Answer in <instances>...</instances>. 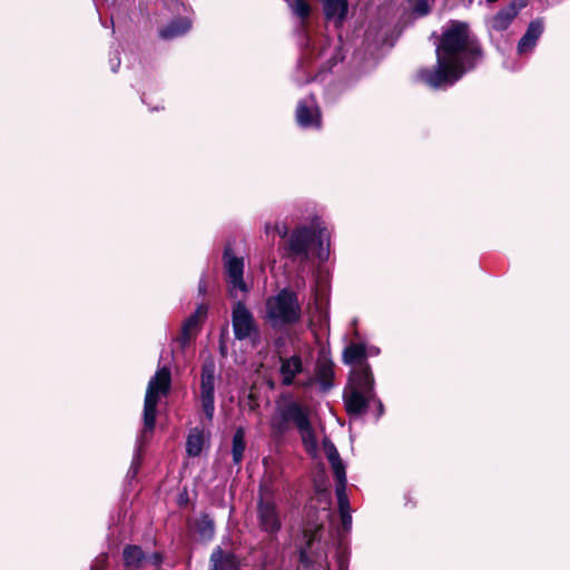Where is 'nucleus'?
Here are the masks:
<instances>
[{"instance_id":"obj_1","label":"nucleus","mask_w":570,"mask_h":570,"mask_svg":"<svg viewBox=\"0 0 570 570\" xmlns=\"http://www.w3.org/2000/svg\"><path fill=\"white\" fill-rule=\"evenodd\" d=\"M481 56L480 45L469 26L452 21L443 31L436 48V67L422 70L420 78L433 88L451 86L472 69Z\"/></svg>"},{"instance_id":"obj_2","label":"nucleus","mask_w":570,"mask_h":570,"mask_svg":"<svg viewBox=\"0 0 570 570\" xmlns=\"http://www.w3.org/2000/svg\"><path fill=\"white\" fill-rule=\"evenodd\" d=\"M282 415L295 423L306 452L313 458H317L321 451L325 453V443L332 444L323 430L314 426L311 412L306 407L292 402L283 409Z\"/></svg>"},{"instance_id":"obj_3","label":"nucleus","mask_w":570,"mask_h":570,"mask_svg":"<svg viewBox=\"0 0 570 570\" xmlns=\"http://www.w3.org/2000/svg\"><path fill=\"white\" fill-rule=\"evenodd\" d=\"M301 317V305L294 293L283 289L265 304L264 318L273 327L295 323Z\"/></svg>"},{"instance_id":"obj_4","label":"nucleus","mask_w":570,"mask_h":570,"mask_svg":"<svg viewBox=\"0 0 570 570\" xmlns=\"http://www.w3.org/2000/svg\"><path fill=\"white\" fill-rule=\"evenodd\" d=\"M171 383L170 371L164 366L158 368L150 377L144 403V432H150L155 428L156 409L159 400L169 392Z\"/></svg>"},{"instance_id":"obj_5","label":"nucleus","mask_w":570,"mask_h":570,"mask_svg":"<svg viewBox=\"0 0 570 570\" xmlns=\"http://www.w3.org/2000/svg\"><path fill=\"white\" fill-rule=\"evenodd\" d=\"M325 455L328 459L333 474L336 479L337 485H336V495H337V502L340 512L350 511V504L348 499L346 495V473H345V466L342 463L337 450L333 444L325 443Z\"/></svg>"},{"instance_id":"obj_6","label":"nucleus","mask_w":570,"mask_h":570,"mask_svg":"<svg viewBox=\"0 0 570 570\" xmlns=\"http://www.w3.org/2000/svg\"><path fill=\"white\" fill-rule=\"evenodd\" d=\"M124 562L127 570H156L163 562L159 553L146 556L137 546H128L124 549Z\"/></svg>"},{"instance_id":"obj_7","label":"nucleus","mask_w":570,"mask_h":570,"mask_svg":"<svg viewBox=\"0 0 570 570\" xmlns=\"http://www.w3.org/2000/svg\"><path fill=\"white\" fill-rule=\"evenodd\" d=\"M232 321L236 338L245 340L258 335V327L253 314L242 303L235 304Z\"/></svg>"},{"instance_id":"obj_8","label":"nucleus","mask_w":570,"mask_h":570,"mask_svg":"<svg viewBox=\"0 0 570 570\" xmlns=\"http://www.w3.org/2000/svg\"><path fill=\"white\" fill-rule=\"evenodd\" d=\"M257 521L262 531L276 533L282 525L275 503L268 498H262L257 505Z\"/></svg>"},{"instance_id":"obj_9","label":"nucleus","mask_w":570,"mask_h":570,"mask_svg":"<svg viewBox=\"0 0 570 570\" xmlns=\"http://www.w3.org/2000/svg\"><path fill=\"white\" fill-rule=\"evenodd\" d=\"M214 383H215V365L206 363L202 371V405L204 413L208 420L214 415Z\"/></svg>"},{"instance_id":"obj_10","label":"nucleus","mask_w":570,"mask_h":570,"mask_svg":"<svg viewBox=\"0 0 570 570\" xmlns=\"http://www.w3.org/2000/svg\"><path fill=\"white\" fill-rule=\"evenodd\" d=\"M225 264L232 294L237 291L245 292L246 285L243 281L244 262L243 258L232 256L228 250L225 253Z\"/></svg>"},{"instance_id":"obj_11","label":"nucleus","mask_w":570,"mask_h":570,"mask_svg":"<svg viewBox=\"0 0 570 570\" xmlns=\"http://www.w3.org/2000/svg\"><path fill=\"white\" fill-rule=\"evenodd\" d=\"M371 397L372 392L350 386V390L345 393V405L347 412L352 415L362 414L367 407Z\"/></svg>"},{"instance_id":"obj_12","label":"nucleus","mask_w":570,"mask_h":570,"mask_svg":"<svg viewBox=\"0 0 570 570\" xmlns=\"http://www.w3.org/2000/svg\"><path fill=\"white\" fill-rule=\"evenodd\" d=\"M315 234L308 228H297L289 237L287 250L291 255H306Z\"/></svg>"},{"instance_id":"obj_13","label":"nucleus","mask_w":570,"mask_h":570,"mask_svg":"<svg viewBox=\"0 0 570 570\" xmlns=\"http://www.w3.org/2000/svg\"><path fill=\"white\" fill-rule=\"evenodd\" d=\"M350 386L372 392L373 377L367 363H361L353 367L350 376Z\"/></svg>"},{"instance_id":"obj_14","label":"nucleus","mask_w":570,"mask_h":570,"mask_svg":"<svg viewBox=\"0 0 570 570\" xmlns=\"http://www.w3.org/2000/svg\"><path fill=\"white\" fill-rule=\"evenodd\" d=\"M542 31H543L542 21H540V20L532 21L529 24L527 32L523 35V37L520 39V41L518 43V52L522 55V53H527V52L531 51L534 48L537 40L542 35Z\"/></svg>"},{"instance_id":"obj_15","label":"nucleus","mask_w":570,"mask_h":570,"mask_svg":"<svg viewBox=\"0 0 570 570\" xmlns=\"http://www.w3.org/2000/svg\"><path fill=\"white\" fill-rule=\"evenodd\" d=\"M297 122L303 127L318 126L320 125V112L313 102L307 104L302 101L298 104L296 109Z\"/></svg>"},{"instance_id":"obj_16","label":"nucleus","mask_w":570,"mask_h":570,"mask_svg":"<svg viewBox=\"0 0 570 570\" xmlns=\"http://www.w3.org/2000/svg\"><path fill=\"white\" fill-rule=\"evenodd\" d=\"M210 563L209 570H238L235 556L232 552L223 551L219 547L212 553Z\"/></svg>"},{"instance_id":"obj_17","label":"nucleus","mask_w":570,"mask_h":570,"mask_svg":"<svg viewBox=\"0 0 570 570\" xmlns=\"http://www.w3.org/2000/svg\"><path fill=\"white\" fill-rule=\"evenodd\" d=\"M323 2L326 18L341 26L347 14V0H323Z\"/></svg>"},{"instance_id":"obj_18","label":"nucleus","mask_w":570,"mask_h":570,"mask_svg":"<svg viewBox=\"0 0 570 570\" xmlns=\"http://www.w3.org/2000/svg\"><path fill=\"white\" fill-rule=\"evenodd\" d=\"M205 314L206 308L204 306H198L195 313L185 321L181 328V335L179 337L181 345H185L196 334L199 323L204 318Z\"/></svg>"},{"instance_id":"obj_19","label":"nucleus","mask_w":570,"mask_h":570,"mask_svg":"<svg viewBox=\"0 0 570 570\" xmlns=\"http://www.w3.org/2000/svg\"><path fill=\"white\" fill-rule=\"evenodd\" d=\"M302 371V362L297 356L284 358L281 361V375L283 383L288 385L293 382L296 374Z\"/></svg>"},{"instance_id":"obj_20","label":"nucleus","mask_w":570,"mask_h":570,"mask_svg":"<svg viewBox=\"0 0 570 570\" xmlns=\"http://www.w3.org/2000/svg\"><path fill=\"white\" fill-rule=\"evenodd\" d=\"M518 16V8L515 4H510L509 7L499 11L492 18V28L495 30H504L507 29L514 18Z\"/></svg>"},{"instance_id":"obj_21","label":"nucleus","mask_w":570,"mask_h":570,"mask_svg":"<svg viewBox=\"0 0 570 570\" xmlns=\"http://www.w3.org/2000/svg\"><path fill=\"white\" fill-rule=\"evenodd\" d=\"M366 353L365 347L362 344H351L343 353V358L346 364H353L354 366L365 362Z\"/></svg>"},{"instance_id":"obj_22","label":"nucleus","mask_w":570,"mask_h":570,"mask_svg":"<svg viewBox=\"0 0 570 570\" xmlns=\"http://www.w3.org/2000/svg\"><path fill=\"white\" fill-rule=\"evenodd\" d=\"M207 439L206 435L195 429L190 431L188 439H187V452L189 455L197 456L200 454Z\"/></svg>"},{"instance_id":"obj_23","label":"nucleus","mask_w":570,"mask_h":570,"mask_svg":"<svg viewBox=\"0 0 570 570\" xmlns=\"http://www.w3.org/2000/svg\"><path fill=\"white\" fill-rule=\"evenodd\" d=\"M190 28V23L186 19H181L178 21L173 22L168 27L164 28L160 31V35L163 38H174L184 35L186 31H188Z\"/></svg>"},{"instance_id":"obj_24","label":"nucleus","mask_w":570,"mask_h":570,"mask_svg":"<svg viewBox=\"0 0 570 570\" xmlns=\"http://www.w3.org/2000/svg\"><path fill=\"white\" fill-rule=\"evenodd\" d=\"M245 451V432L238 429L233 438V460L236 464L240 463Z\"/></svg>"},{"instance_id":"obj_25","label":"nucleus","mask_w":570,"mask_h":570,"mask_svg":"<svg viewBox=\"0 0 570 570\" xmlns=\"http://www.w3.org/2000/svg\"><path fill=\"white\" fill-rule=\"evenodd\" d=\"M288 227L285 223L275 220V222H267L265 224V233L268 237H275L276 235L279 237H285L287 235Z\"/></svg>"},{"instance_id":"obj_26","label":"nucleus","mask_w":570,"mask_h":570,"mask_svg":"<svg viewBox=\"0 0 570 570\" xmlns=\"http://www.w3.org/2000/svg\"><path fill=\"white\" fill-rule=\"evenodd\" d=\"M291 7L294 13L303 20L311 13V7L306 0H293Z\"/></svg>"},{"instance_id":"obj_27","label":"nucleus","mask_w":570,"mask_h":570,"mask_svg":"<svg viewBox=\"0 0 570 570\" xmlns=\"http://www.w3.org/2000/svg\"><path fill=\"white\" fill-rule=\"evenodd\" d=\"M199 531L204 539H208L214 534V523L208 517H204L199 521Z\"/></svg>"},{"instance_id":"obj_28","label":"nucleus","mask_w":570,"mask_h":570,"mask_svg":"<svg viewBox=\"0 0 570 570\" xmlns=\"http://www.w3.org/2000/svg\"><path fill=\"white\" fill-rule=\"evenodd\" d=\"M311 322L321 324L326 320V311L320 305L318 297H316V312L309 311Z\"/></svg>"},{"instance_id":"obj_29","label":"nucleus","mask_w":570,"mask_h":570,"mask_svg":"<svg viewBox=\"0 0 570 570\" xmlns=\"http://www.w3.org/2000/svg\"><path fill=\"white\" fill-rule=\"evenodd\" d=\"M320 238H322V235H320ZM316 255L321 261H324L328 257V248H327V245L326 246L323 245V239H321V242H320V248H318Z\"/></svg>"},{"instance_id":"obj_30","label":"nucleus","mask_w":570,"mask_h":570,"mask_svg":"<svg viewBox=\"0 0 570 570\" xmlns=\"http://www.w3.org/2000/svg\"><path fill=\"white\" fill-rule=\"evenodd\" d=\"M106 561H107V556L106 554H100L95 560V562H94V564L91 567V570H100V569H102V567L105 566Z\"/></svg>"},{"instance_id":"obj_31","label":"nucleus","mask_w":570,"mask_h":570,"mask_svg":"<svg viewBox=\"0 0 570 570\" xmlns=\"http://www.w3.org/2000/svg\"><path fill=\"white\" fill-rule=\"evenodd\" d=\"M342 523L345 529H347L351 525L352 517L350 514V511L341 512Z\"/></svg>"},{"instance_id":"obj_32","label":"nucleus","mask_w":570,"mask_h":570,"mask_svg":"<svg viewBox=\"0 0 570 570\" xmlns=\"http://www.w3.org/2000/svg\"><path fill=\"white\" fill-rule=\"evenodd\" d=\"M316 490L321 495L325 497V502H327L326 488L322 489L318 484L316 485Z\"/></svg>"},{"instance_id":"obj_33","label":"nucleus","mask_w":570,"mask_h":570,"mask_svg":"<svg viewBox=\"0 0 570 570\" xmlns=\"http://www.w3.org/2000/svg\"><path fill=\"white\" fill-rule=\"evenodd\" d=\"M315 535H316V533H314V534H313V537H311V538L308 539V541H307V544H308V546H311V543H312V541L314 540Z\"/></svg>"}]
</instances>
